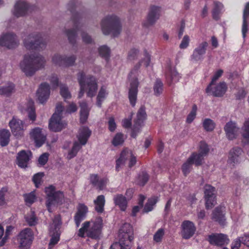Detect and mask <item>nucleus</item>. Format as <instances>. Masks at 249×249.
<instances>
[{
	"mask_svg": "<svg viewBox=\"0 0 249 249\" xmlns=\"http://www.w3.org/2000/svg\"><path fill=\"white\" fill-rule=\"evenodd\" d=\"M80 122L82 123H85L88 117L89 109L88 107L87 104L85 102H82L80 104Z\"/></svg>",
	"mask_w": 249,
	"mask_h": 249,
	"instance_id": "35",
	"label": "nucleus"
},
{
	"mask_svg": "<svg viewBox=\"0 0 249 249\" xmlns=\"http://www.w3.org/2000/svg\"><path fill=\"white\" fill-rule=\"evenodd\" d=\"M139 56V50L136 48L131 49L127 54V59L129 61H133L138 58Z\"/></svg>",
	"mask_w": 249,
	"mask_h": 249,
	"instance_id": "47",
	"label": "nucleus"
},
{
	"mask_svg": "<svg viewBox=\"0 0 249 249\" xmlns=\"http://www.w3.org/2000/svg\"><path fill=\"white\" fill-rule=\"evenodd\" d=\"M77 80L80 87L78 98H80L83 96L85 90L89 97H92L95 95L98 85L95 77L89 76L86 78L85 73L81 71L77 74Z\"/></svg>",
	"mask_w": 249,
	"mask_h": 249,
	"instance_id": "4",
	"label": "nucleus"
},
{
	"mask_svg": "<svg viewBox=\"0 0 249 249\" xmlns=\"http://www.w3.org/2000/svg\"><path fill=\"white\" fill-rule=\"evenodd\" d=\"M100 55L106 60H107L110 55V50L106 46H103L99 48Z\"/></svg>",
	"mask_w": 249,
	"mask_h": 249,
	"instance_id": "52",
	"label": "nucleus"
},
{
	"mask_svg": "<svg viewBox=\"0 0 249 249\" xmlns=\"http://www.w3.org/2000/svg\"><path fill=\"white\" fill-rule=\"evenodd\" d=\"M95 210L98 213H102L104 211L105 198L104 196L100 195L94 200Z\"/></svg>",
	"mask_w": 249,
	"mask_h": 249,
	"instance_id": "32",
	"label": "nucleus"
},
{
	"mask_svg": "<svg viewBox=\"0 0 249 249\" xmlns=\"http://www.w3.org/2000/svg\"><path fill=\"white\" fill-rule=\"evenodd\" d=\"M190 41V37L188 35H185L181 41V43L179 44V48L181 49H184L187 48Z\"/></svg>",
	"mask_w": 249,
	"mask_h": 249,
	"instance_id": "61",
	"label": "nucleus"
},
{
	"mask_svg": "<svg viewBox=\"0 0 249 249\" xmlns=\"http://www.w3.org/2000/svg\"><path fill=\"white\" fill-rule=\"evenodd\" d=\"M166 79L169 84L178 82L180 76L175 69H170L166 74Z\"/></svg>",
	"mask_w": 249,
	"mask_h": 249,
	"instance_id": "33",
	"label": "nucleus"
},
{
	"mask_svg": "<svg viewBox=\"0 0 249 249\" xmlns=\"http://www.w3.org/2000/svg\"><path fill=\"white\" fill-rule=\"evenodd\" d=\"M9 125L14 136L17 138L23 136L25 125L22 121L16 117H13L9 122Z\"/></svg>",
	"mask_w": 249,
	"mask_h": 249,
	"instance_id": "14",
	"label": "nucleus"
},
{
	"mask_svg": "<svg viewBox=\"0 0 249 249\" xmlns=\"http://www.w3.org/2000/svg\"><path fill=\"white\" fill-rule=\"evenodd\" d=\"M46 63V61L43 56L32 53L25 54L19 66L26 76H32L36 71L44 68Z\"/></svg>",
	"mask_w": 249,
	"mask_h": 249,
	"instance_id": "1",
	"label": "nucleus"
},
{
	"mask_svg": "<svg viewBox=\"0 0 249 249\" xmlns=\"http://www.w3.org/2000/svg\"><path fill=\"white\" fill-rule=\"evenodd\" d=\"M32 156V154L30 151L21 150L19 151L17 156V165L22 168H26Z\"/></svg>",
	"mask_w": 249,
	"mask_h": 249,
	"instance_id": "20",
	"label": "nucleus"
},
{
	"mask_svg": "<svg viewBox=\"0 0 249 249\" xmlns=\"http://www.w3.org/2000/svg\"><path fill=\"white\" fill-rule=\"evenodd\" d=\"M208 46V43L206 41H203L194 49L191 56L192 59L198 61L202 59V56L206 53L207 48Z\"/></svg>",
	"mask_w": 249,
	"mask_h": 249,
	"instance_id": "27",
	"label": "nucleus"
},
{
	"mask_svg": "<svg viewBox=\"0 0 249 249\" xmlns=\"http://www.w3.org/2000/svg\"><path fill=\"white\" fill-rule=\"evenodd\" d=\"M212 218L215 221L218 222L221 225H224L225 222V215L222 213L221 207H218L214 209L212 213Z\"/></svg>",
	"mask_w": 249,
	"mask_h": 249,
	"instance_id": "30",
	"label": "nucleus"
},
{
	"mask_svg": "<svg viewBox=\"0 0 249 249\" xmlns=\"http://www.w3.org/2000/svg\"><path fill=\"white\" fill-rule=\"evenodd\" d=\"M64 59V56L58 54H56L53 56L52 62L56 65L63 66Z\"/></svg>",
	"mask_w": 249,
	"mask_h": 249,
	"instance_id": "54",
	"label": "nucleus"
},
{
	"mask_svg": "<svg viewBox=\"0 0 249 249\" xmlns=\"http://www.w3.org/2000/svg\"><path fill=\"white\" fill-rule=\"evenodd\" d=\"M161 9L160 7L153 5L149 10L146 20L143 22L144 26L148 27L153 25L158 20L161 15Z\"/></svg>",
	"mask_w": 249,
	"mask_h": 249,
	"instance_id": "13",
	"label": "nucleus"
},
{
	"mask_svg": "<svg viewBox=\"0 0 249 249\" xmlns=\"http://www.w3.org/2000/svg\"><path fill=\"white\" fill-rule=\"evenodd\" d=\"M149 177L147 173L142 172L138 177L137 183L140 186H143L147 182Z\"/></svg>",
	"mask_w": 249,
	"mask_h": 249,
	"instance_id": "55",
	"label": "nucleus"
},
{
	"mask_svg": "<svg viewBox=\"0 0 249 249\" xmlns=\"http://www.w3.org/2000/svg\"><path fill=\"white\" fill-rule=\"evenodd\" d=\"M81 145L75 142H74L73 145L71 149L69 151L67 158L68 160H71L75 157L77 155L78 151L81 149Z\"/></svg>",
	"mask_w": 249,
	"mask_h": 249,
	"instance_id": "42",
	"label": "nucleus"
},
{
	"mask_svg": "<svg viewBox=\"0 0 249 249\" xmlns=\"http://www.w3.org/2000/svg\"><path fill=\"white\" fill-rule=\"evenodd\" d=\"M113 201L116 206H118L120 210L124 211L127 206V201L125 196L122 195H115L113 197Z\"/></svg>",
	"mask_w": 249,
	"mask_h": 249,
	"instance_id": "31",
	"label": "nucleus"
},
{
	"mask_svg": "<svg viewBox=\"0 0 249 249\" xmlns=\"http://www.w3.org/2000/svg\"><path fill=\"white\" fill-rule=\"evenodd\" d=\"M209 151L210 149L207 144L204 142H201L199 144L198 153L205 157L208 155Z\"/></svg>",
	"mask_w": 249,
	"mask_h": 249,
	"instance_id": "45",
	"label": "nucleus"
},
{
	"mask_svg": "<svg viewBox=\"0 0 249 249\" xmlns=\"http://www.w3.org/2000/svg\"><path fill=\"white\" fill-rule=\"evenodd\" d=\"M243 154L244 152L242 149L239 147L232 148L229 153V163L233 165L239 163L243 156Z\"/></svg>",
	"mask_w": 249,
	"mask_h": 249,
	"instance_id": "25",
	"label": "nucleus"
},
{
	"mask_svg": "<svg viewBox=\"0 0 249 249\" xmlns=\"http://www.w3.org/2000/svg\"><path fill=\"white\" fill-rule=\"evenodd\" d=\"M88 212V208L84 204L79 203L77 207L74 220L77 227H78L81 222L86 217Z\"/></svg>",
	"mask_w": 249,
	"mask_h": 249,
	"instance_id": "23",
	"label": "nucleus"
},
{
	"mask_svg": "<svg viewBox=\"0 0 249 249\" xmlns=\"http://www.w3.org/2000/svg\"><path fill=\"white\" fill-rule=\"evenodd\" d=\"M10 133L8 130H0V145L2 146L7 145L10 140Z\"/></svg>",
	"mask_w": 249,
	"mask_h": 249,
	"instance_id": "34",
	"label": "nucleus"
},
{
	"mask_svg": "<svg viewBox=\"0 0 249 249\" xmlns=\"http://www.w3.org/2000/svg\"><path fill=\"white\" fill-rule=\"evenodd\" d=\"M45 193L46 195V206L50 212H52V209L62 203L64 196L61 191H55L54 186L51 185L45 188Z\"/></svg>",
	"mask_w": 249,
	"mask_h": 249,
	"instance_id": "7",
	"label": "nucleus"
},
{
	"mask_svg": "<svg viewBox=\"0 0 249 249\" xmlns=\"http://www.w3.org/2000/svg\"><path fill=\"white\" fill-rule=\"evenodd\" d=\"M76 60V57L74 55H71L69 57L64 56L63 66L69 67L74 65Z\"/></svg>",
	"mask_w": 249,
	"mask_h": 249,
	"instance_id": "58",
	"label": "nucleus"
},
{
	"mask_svg": "<svg viewBox=\"0 0 249 249\" xmlns=\"http://www.w3.org/2000/svg\"><path fill=\"white\" fill-rule=\"evenodd\" d=\"M164 234V230L162 228L159 229L153 235L154 241L157 243L161 242Z\"/></svg>",
	"mask_w": 249,
	"mask_h": 249,
	"instance_id": "44",
	"label": "nucleus"
},
{
	"mask_svg": "<svg viewBox=\"0 0 249 249\" xmlns=\"http://www.w3.org/2000/svg\"><path fill=\"white\" fill-rule=\"evenodd\" d=\"M89 180L90 183L100 190H103L108 181L107 178H100L97 174L91 175Z\"/></svg>",
	"mask_w": 249,
	"mask_h": 249,
	"instance_id": "28",
	"label": "nucleus"
},
{
	"mask_svg": "<svg viewBox=\"0 0 249 249\" xmlns=\"http://www.w3.org/2000/svg\"><path fill=\"white\" fill-rule=\"evenodd\" d=\"M158 200V197L154 196L149 198L146 202L144 208L143 212L148 213L153 209V207Z\"/></svg>",
	"mask_w": 249,
	"mask_h": 249,
	"instance_id": "40",
	"label": "nucleus"
},
{
	"mask_svg": "<svg viewBox=\"0 0 249 249\" xmlns=\"http://www.w3.org/2000/svg\"><path fill=\"white\" fill-rule=\"evenodd\" d=\"M208 241L212 245L221 246L228 244L230 240L227 235L220 233L212 234L209 235Z\"/></svg>",
	"mask_w": 249,
	"mask_h": 249,
	"instance_id": "21",
	"label": "nucleus"
},
{
	"mask_svg": "<svg viewBox=\"0 0 249 249\" xmlns=\"http://www.w3.org/2000/svg\"><path fill=\"white\" fill-rule=\"evenodd\" d=\"M64 107L61 104H57L55 112L51 118L49 124V127L52 131L59 132L66 127L67 123L62 119V113Z\"/></svg>",
	"mask_w": 249,
	"mask_h": 249,
	"instance_id": "8",
	"label": "nucleus"
},
{
	"mask_svg": "<svg viewBox=\"0 0 249 249\" xmlns=\"http://www.w3.org/2000/svg\"><path fill=\"white\" fill-rule=\"evenodd\" d=\"M203 125L206 131H211L214 129L215 124L211 119H206L203 121Z\"/></svg>",
	"mask_w": 249,
	"mask_h": 249,
	"instance_id": "51",
	"label": "nucleus"
},
{
	"mask_svg": "<svg viewBox=\"0 0 249 249\" xmlns=\"http://www.w3.org/2000/svg\"><path fill=\"white\" fill-rule=\"evenodd\" d=\"M23 44L27 50H39L45 47V42L39 35L32 34L24 38Z\"/></svg>",
	"mask_w": 249,
	"mask_h": 249,
	"instance_id": "10",
	"label": "nucleus"
},
{
	"mask_svg": "<svg viewBox=\"0 0 249 249\" xmlns=\"http://www.w3.org/2000/svg\"><path fill=\"white\" fill-rule=\"evenodd\" d=\"M119 241L113 243L109 249H131L134 239L132 228L124 224L119 231Z\"/></svg>",
	"mask_w": 249,
	"mask_h": 249,
	"instance_id": "5",
	"label": "nucleus"
},
{
	"mask_svg": "<svg viewBox=\"0 0 249 249\" xmlns=\"http://www.w3.org/2000/svg\"><path fill=\"white\" fill-rule=\"evenodd\" d=\"M108 92L107 90V88L105 86H102L100 88L97 96V105L99 107H101L102 102L106 98Z\"/></svg>",
	"mask_w": 249,
	"mask_h": 249,
	"instance_id": "37",
	"label": "nucleus"
},
{
	"mask_svg": "<svg viewBox=\"0 0 249 249\" xmlns=\"http://www.w3.org/2000/svg\"><path fill=\"white\" fill-rule=\"evenodd\" d=\"M197 110V107L196 105H194L193 106L191 112L189 114L187 117L186 122L187 123L190 124L191 123L193 120L195 119L196 116V112Z\"/></svg>",
	"mask_w": 249,
	"mask_h": 249,
	"instance_id": "59",
	"label": "nucleus"
},
{
	"mask_svg": "<svg viewBox=\"0 0 249 249\" xmlns=\"http://www.w3.org/2000/svg\"><path fill=\"white\" fill-rule=\"evenodd\" d=\"M126 161H128V166L131 168L135 164L136 158L131 150L125 149L122 152L120 157L116 160V170L118 171L121 165L125 164Z\"/></svg>",
	"mask_w": 249,
	"mask_h": 249,
	"instance_id": "11",
	"label": "nucleus"
},
{
	"mask_svg": "<svg viewBox=\"0 0 249 249\" xmlns=\"http://www.w3.org/2000/svg\"><path fill=\"white\" fill-rule=\"evenodd\" d=\"M29 10V6L26 2L18 0L15 5L13 14L15 16L18 18L25 15Z\"/></svg>",
	"mask_w": 249,
	"mask_h": 249,
	"instance_id": "26",
	"label": "nucleus"
},
{
	"mask_svg": "<svg viewBox=\"0 0 249 249\" xmlns=\"http://www.w3.org/2000/svg\"><path fill=\"white\" fill-rule=\"evenodd\" d=\"M181 235L183 238L188 239L193 236L196 231L195 224L189 220H184L181 225Z\"/></svg>",
	"mask_w": 249,
	"mask_h": 249,
	"instance_id": "15",
	"label": "nucleus"
},
{
	"mask_svg": "<svg viewBox=\"0 0 249 249\" xmlns=\"http://www.w3.org/2000/svg\"><path fill=\"white\" fill-rule=\"evenodd\" d=\"M101 25L103 33L106 35L111 34L117 36L122 31L120 19L114 15L106 17L102 19Z\"/></svg>",
	"mask_w": 249,
	"mask_h": 249,
	"instance_id": "6",
	"label": "nucleus"
},
{
	"mask_svg": "<svg viewBox=\"0 0 249 249\" xmlns=\"http://www.w3.org/2000/svg\"><path fill=\"white\" fill-rule=\"evenodd\" d=\"M154 94L160 95L163 91V83L160 80H157L154 85Z\"/></svg>",
	"mask_w": 249,
	"mask_h": 249,
	"instance_id": "50",
	"label": "nucleus"
},
{
	"mask_svg": "<svg viewBox=\"0 0 249 249\" xmlns=\"http://www.w3.org/2000/svg\"><path fill=\"white\" fill-rule=\"evenodd\" d=\"M213 4L214 8L212 11L213 17L215 20H218L219 18V14L221 10L223 8V5L219 1H214Z\"/></svg>",
	"mask_w": 249,
	"mask_h": 249,
	"instance_id": "39",
	"label": "nucleus"
},
{
	"mask_svg": "<svg viewBox=\"0 0 249 249\" xmlns=\"http://www.w3.org/2000/svg\"><path fill=\"white\" fill-rule=\"evenodd\" d=\"M146 114L144 106H142L138 111L137 118L135 121L133 128L131 133V137L135 138L137 133L139 132L140 127L141 126L143 120L146 118Z\"/></svg>",
	"mask_w": 249,
	"mask_h": 249,
	"instance_id": "18",
	"label": "nucleus"
},
{
	"mask_svg": "<svg viewBox=\"0 0 249 249\" xmlns=\"http://www.w3.org/2000/svg\"><path fill=\"white\" fill-rule=\"evenodd\" d=\"M18 41L16 36L13 34H7L0 37V45L12 49L18 46Z\"/></svg>",
	"mask_w": 249,
	"mask_h": 249,
	"instance_id": "19",
	"label": "nucleus"
},
{
	"mask_svg": "<svg viewBox=\"0 0 249 249\" xmlns=\"http://www.w3.org/2000/svg\"><path fill=\"white\" fill-rule=\"evenodd\" d=\"M19 249H29L34 240V233L30 228L21 231L17 236Z\"/></svg>",
	"mask_w": 249,
	"mask_h": 249,
	"instance_id": "9",
	"label": "nucleus"
},
{
	"mask_svg": "<svg viewBox=\"0 0 249 249\" xmlns=\"http://www.w3.org/2000/svg\"><path fill=\"white\" fill-rule=\"evenodd\" d=\"M7 191L8 189L6 187H3L0 190V205H3L5 203L4 196Z\"/></svg>",
	"mask_w": 249,
	"mask_h": 249,
	"instance_id": "64",
	"label": "nucleus"
},
{
	"mask_svg": "<svg viewBox=\"0 0 249 249\" xmlns=\"http://www.w3.org/2000/svg\"><path fill=\"white\" fill-rule=\"evenodd\" d=\"M24 197L26 203L29 205L34 203L36 199V196L34 192H32L29 194L24 195Z\"/></svg>",
	"mask_w": 249,
	"mask_h": 249,
	"instance_id": "57",
	"label": "nucleus"
},
{
	"mask_svg": "<svg viewBox=\"0 0 249 249\" xmlns=\"http://www.w3.org/2000/svg\"><path fill=\"white\" fill-rule=\"evenodd\" d=\"M188 158L197 166L202 165L204 159L203 156L197 152L193 153Z\"/></svg>",
	"mask_w": 249,
	"mask_h": 249,
	"instance_id": "36",
	"label": "nucleus"
},
{
	"mask_svg": "<svg viewBox=\"0 0 249 249\" xmlns=\"http://www.w3.org/2000/svg\"><path fill=\"white\" fill-rule=\"evenodd\" d=\"M91 133V131L87 127H83L79 129L77 138L81 145L86 144Z\"/></svg>",
	"mask_w": 249,
	"mask_h": 249,
	"instance_id": "29",
	"label": "nucleus"
},
{
	"mask_svg": "<svg viewBox=\"0 0 249 249\" xmlns=\"http://www.w3.org/2000/svg\"><path fill=\"white\" fill-rule=\"evenodd\" d=\"M26 220L30 226L35 225L37 222V218L34 212H31V214L26 217Z\"/></svg>",
	"mask_w": 249,
	"mask_h": 249,
	"instance_id": "60",
	"label": "nucleus"
},
{
	"mask_svg": "<svg viewBox=\"0 0 249 249\" xmlns=\"http://www.w3.org/2000/svg\"><path fill=\"white\" fill-rule=\"evenodd\" d=\"M150 62V56L145 52L144 53V57L140 60L134 67L129 74V79L130 81V88L128 92V98L130 104L135 106L137 100L138 93V87L139 82L137 78V72L140 68L142 63L148 67Z\"/></svg>",
	"mask_w": 249,
	"mask_h": 249,
	"instance_id": "2",
	"label": "nucleus"
},
{
	"mask_svg": "<svg viewBox=\"0 0 249 249\" xmlns=\"http://www.w3.org/2000/svg\"><path fill=\"white\" fill-rule=\"evenodd\" d=\"M60 93L65 100L71 98V94L68 88L65 85H62L60 86Z\"/></svg>",
	"mask_w": 249,
	"mask_h": 249,
	"instance_id": "53",
	"label": "nucleus"
},
{
	"mask_svg": "<svg viewBox=\"0 0 249 249\" xmlns=\"http://www.w3.org/2000/svg\"><path fill=\"white\" fill-rule=\"evenodd\" d=\"M241 134L244 140L247 142H249V119L244 123Z\"/></svg>",
	"mask_w": 249,
	"mask_h": 249,
	"instance_id": "43",
	"label": "nucleus"
},
{
	"mask_svg": "<svg viewBox=\"0 0 249 249\" xmlns=\"http://www.w3.org/2000/svg\"><path fill=\"white\" fill-rule=\"evenodd\" d=\"M30 107L27 108L28 117L32 121H35L36 119L35 109L34 107V102L32 100L29 101Z\"/></svg>",
	"mask_w": 249,
	"mask_h": 249,
	"instance_id": "48",
	"label": "nucleus"
},
{
	"mask_svg": "<svg viewBox=\"0 0 249 249\" xmlns=\"http://www.w3.org/2000/svg\"><path fill=\"white\" fill-rule=\"evenodd\" d=\"M103 226L102 218L97 217L94 219L84 222L79 230L78 235L81 237L87 236L92 239L98 240L102 236Z\"/></svg>",
	"mask_w": 249,
	"mask_h": 249,
	"instance_id": "3",
	"label": "nucleus"
},
{
	"mask_svg": "<svg viewBox=\"0 0 249 249\" xmlns=\"http://www.w3.org/2000/svg\"><path fill=\"white\" fill-rule=\"evenodd\" d=\"M74 29L72 30H69L66 31V35L68 37L69 41L73 44L75 42V38L76 36V30L78 29V24L77 21H73Z\"/></svg>",
	"mask_w": 249,
	"mask_h": 249,
	"instance_id": "38",
	"label": "nucleus"
},
{
	"mask_svg": "<svg viewBox=\"0 0 249 249\" xmlns=\"http://www.w3.org/2000/svg\"><path fill=\"white\" fill-rule=\"evenodd\" d=\"M224 130L227 137L231 140L236 139L239 135V128L236 126L235 123L232 121L226 124Z\"/></svg>",
	"mask_w": 249,
	"mask_h": 249,
	"instance_id": "24",
	"label": "nucleus"
},
{
	"mask_svg": "<svg viewBox=\"0 0 249 249\" xmlns=\"http://www.w3.org/2000/svg\"><path fill=\"white\" fill-rule=\"evenodd\" d=\"M216 193L214 187L208 184L204 186L205 207L207 209L212 208L216 203Z\"/></svg>",
	"mask_w": 249,
	"mask_h": 249,
	"instance_id": "12",
	"label": "nucleus"
},
{
	"mask_svg": "<svg viewBox=\"0 0 249 249\" xmlns=\"http://www.w3.org/2000/svg\"><path fill=\"white\" fill-rule=\"evenodd\" d=\"M49 154L44 153L42 154L38 158V162L40 165H44L48 160Z\"/></svg>",
	"mask_w": 249,
	"mask_h": 249,
	"instance_id": "63",
	"label": "nucleus"
},
{
	"mask_svg": "<svg viewBox=\"0 0 249 249\" xmlns=\"http://www.w3.org/2000/svg\"><path fill=\"white\" fill-rule=\"evenodd\" d=\"M50 94L49 85L46 83L41 84L36 92V95L39 102L41 104L45 103L49 98Z\"/></svg>",
	"mask_w": 249,
	"mask_h": 249,
	"instance_id": "22",
	"label": "nucleus"
},
{
	"mask_svg": "<svg viewBox=\"0 0 249 249\" xmlns=\"http://www.w3.org/2000/svg\"><path fill=\"white\" fill-rule=\"evenodd\" d=\"M14 87L12 83H9L6 86L0 87V95L9 96L14 91Z\"/></svg>",
	"mask_w": 249,
	"mask_h": 249,
	"instance_id": "41",
	"label": "nucleus"
},
{
	"mask_svg": "<svg viewBox=\"0 0 249 249\" xmlns=\"http://www.w3.org/2000/svg\"><path fill=\"white\" fill-rule=\"evenodd\" d=\"M194 163L191 160H190L189 158L187 159L186 161L183 163L182 166V171L185 176H186L190 173L192 169V165Z\"/></svg>",
	"mask_w": 249,
	"mask_h": 249,
	"instance_id": "49",
	"label": "nucleus"
},
{
	"mask_svg": "<svg viewBox=\"0 0 249 249\" xmlns=\"http://www.w3.org/2000/svg\"><path fill=\"white\" fill-rule=\"evenodd\" d=\"M59 240V234L57 232L52 236L50 242L49 244L48 249H52L53 246L56 245Z\"/></svg>",
	"mask_w": 249,
	"mask_h": 249,
	"instance_id": "62",
	"label": "nucleus"
},
{
	"mask_svg": "<svg viewBox=\"0 0 249 249\" xmlns=\"http://www.w3.org/2000/svg\"><path fill=\"white\" fill-rule=\"evenodd\" d=\"M124 139V136L123 134L118 133L116 134L113 138L112 141V143L113 145L116 146L121 145L123 143Z\"/></svg>",
	"mask_w": 249,
	"mask_h": 249,
	"instance_id": "46",
	"label": "nucleus"
},
{
	"mask_svg": "<svg viewBox=\"0 0 249 249\" xmlns=\"http://www.w3.org/2000/svg\"><path fill=\"white\" fill-rule=\"evenodd\" d=\"M227 85L225 82H221L217 85L210 84L206 89L207 92H211L215 97H222L227 90Z\"/></svg>",
	"mask_w": 249,
	"mask_h": 249,
	"instance_id": "16",
	"label": "nucleus"
},
{
	"mask_svg": "<svg viewBox=\"0 0 249 249\" xmlns=\"http://www.w3.org/2000/svg\"><path fill=\"white\" fill-rule=\"evenodd\" d=\"M44 176L43 173H38L35 174L33 178V181L36 187L38 188L42 182V177Z\"/></svg>",
	"mask_w": 249,
	"mask_h": 249,
	"instance_id": "56",
	"label": "nucleus"
},
{
	"mask_svg": "<svg viewBox=\"0 0 249 249\" xmlns=\"http://www.w3.org/2000/svg\"><path fill=\"white\" fill-rule=\"evenodd\" d=\"M30 138L34 141L36 145L39 147L45 142L46 135L43 132L42 129L39 127L32 129L29 133Z\"/></svg>",
	"mask_w": 249,
	"mask_h": 249,
	"instance_id": "17",
	"label": "nucleus"
}]
</instances>
